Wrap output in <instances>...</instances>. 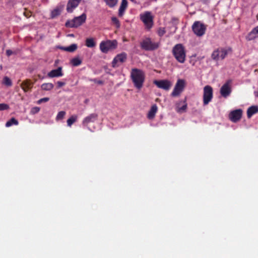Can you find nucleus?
I'll list each match as a JSON object with an SVG mask.
<instances>
[{
  "label": "nucleus",
  "instance_id": "1",
  "mask_svg": "<svg viewBox=\"0 0 258 258\" xmlns=\"http://www.w3.org/2000/svg\"><path fill=\"white\" fill-rule=\"evenodd\" d=\"M131 77L134 86L140 89L145 81V75L143 71L138 69H133L131 73Z\"/></svg>",
  "mask_w": 258,
  "mask_h": 258
},
{
  "label": "nucleus",
  "instance_id": "2",
  "mask_svg": "<svg viewBox=\"0 0 258 258\" xmlns=\"http://www.w3.org/2000/svg\"><path fill=\"white\" fill-rule=\"evenodd\" d=\"M172 53L176 59L180 63H183L185 60L186 52L182 44H176L172 49Z\"/></svg>",
  "mask_w": 258,
  "mask_h": 258
},
{
  "label": "nucleus",
  "instance_id": "3",
  "mask_svg": "<svg viewBox=\"0 0 258 258\" xmlns=\"http://www.w3.org/2000/svg\"><path fill=\"white\" fill-rule=\"evenodd\" d=\"M117 46V42L116 40L102 41L99 44L101 51L104 53L116 49Z\"/></svg>",
  "mask_w": 258,
  "mask_h": 258
},
{
  "label": "nucleus",
  "instance_id": "4",
  "mask_svg": "<svg viewBox=\"0 0 258 258\" xmlns=\"http://www.w3.org/2000/svg\"><path fill=\"white\" fill-rule=\"evenodd\" d=\"M140 19L147 29H150L153 25V16L150 12L146 11L140 15Z\"/></svg>",
  "mask_w": 258,
  "mask_h": 258
},
{
  "label": "nucleus",
  "instance_id": "5",
  "mask_svg": "<svg viewBox=\"0 0 258 258\" xmlns=\"http://www.w3.org/2000/svg\"><path fill=\"white\" fill-rule=\"evenodd\" d=\"M86 20V15L82 14L71 20H68L66 23V26L69 28H76L83 24Z\"/></svg>",
  "mask_w": 258,
  "mask_h": 258
},
{
  "label": "nucleus",
  "instance_id": "6",
  "mask_svg": "<svg viewBox=\"0 0 258 258\" xmlns=\"http://www.w3.org/2000/svg\"><path fill=\"white\" fill-rule=\"evenodd\" d=\"M206 28V26L200 21L195 22L192 26V29L194 33L197 36L199 37L202 36L204 35Z\"/></svg>",
  "mask_w": 258,
  "mask_h": 258
},
{
  "label": "nucleus",
  "instance_id": "7",
  "mask_svg": "<svg viewBox=\"0 0 258 258\" xmlns=\"http://www.w3.org/2000/svg\"><path fill=\"white\" fill-rule=\"evenodd\" d=\"M213 89L209 86L207 85L203 89V103L204 105H206L211 101L213 96Z\"/></svg>",
  "mask_w": 258,
  "mask_h": 258
},
{
  "label": "nucleus",
  "instance_id": "8",
  "mask_svg": "<svg viewBox=\"0 0 258 258\" xmlns=\"http://www.w3.org/2000/svg\"><path fill=\"white\" fill-rule=\"evenodd\" d=\"M143 49L146 50H153L158 48L159 44L158 42H153L151 40L147 38L143 40L141 44Z\"/></svg>",
  "mask_w": 258,
  "mask_h": 258
},
{
  "label": "nucleus",
  "instance_id": "9",
  "mask_svg": "<svg viewBox=\"0 0 258 258\" xmlns=\"http://www.w3.org/2000/svg\"><path fill=\"white\" fill-rule=\"evenodd\" d=\"M185 85V82L184 80L179 79L177 80L173 90L171 93V95L173 97L177 96L183 91Z\"/></svg>",
  "mask_w": 258,
  "mask_h": 258
},
{
  "label": "nucleus",
  "instance_id": "10",
  "mask_svg": "<svg viewBox=\"0 0 258 258\" xmlns=\"http://www.w3.org/2000/svg\"><path fill=\"white\" fill-rule=\"evenodd\" d=\"M227 50L223 48H219L214 50L212 54V58L216 61L223 59L227 55Z\"/></svg>",
  "mask_w": 258,
  "mask_h": 258
},
{
  "label": "nucleus",
  "instance_id": "11",
  "mask_svg": "<svg viewBox=\"0 0 258 258\" xmlns=\"http://www.w3.org/2000/svg\"><path fill=\"white\" fill-rule=\"evenodd\" d=\"M127 58V54L125 52H122L117 54L113 59L112 66L113 68H116L120 63L124 62Z\"/></svg>",
  "mask_w": 258,
  "mask_h": 258
},
{
  "label": "nucleus",
  "instance_id": "12",
  "mask_svg": "<svg viewBox=\"0 0 258 258\" xmlns=\"http://www.w3.org/2000/svg\"><path fill=\"white\" fill-rule=\"evenodd\" d=\"M154 84H155L159 88L164 89L165 90H168L172 86V83L167 80H155L154 81Z\"/></svg>",
  "mask_w": 258,
  "mask_h": 258
},
{
  "label": "nucleus",
  "instance_id": "13",
  "mask_svg": "<svg viewBox=\"0 0 258 258\" xmlns=\"http://www.w3.org/2000/svg\"><path fill=\"white\" fill-rule=\"evenodd\" d=\"M231 81H228L221 88L220 94L223 97L226 98L230 94L231 92Z\"/></svg>",
  "mask_w": 258,
  "mask_h": 258
},
{
  "label": "nucleus",
  "instance_id": "14",
  "mask_svg": "<svg viewBox=\"0 0 258 258\" xmlns=\"http://www.w3.org/2000/svg\"><path fill=\"white\" fill-rule=\"evenodd\" d=\"M242 115V110L241 109L233 110L229 115V119L233 122H236L240 119Z\"/></svg>",
  "mask_w": 258,
  "mask_h": 258
},
{
  "label": "nucleus",
  "instance_id": "15",
  "mask_svg": "<svg viewBox=\"0 0 258 258\" xmlns=\"http://www.w3.org/2000/svg\"><path fill=\"white\" fill-rule=\"evenodd\" d=\"M62 68L58 67L57 69L52 70L47 74V76L52 78L54 77H59L63 76Z\"/></svg>",
  "mask_w": 258,
  "mask_h": 258
},
{
  "label": "nucleus",
  "instance_id": "16",
  "mask_svg": "<svg viewBox=\"0 0 258 258\" xmlns=\"http://www.w3.org/2000/svg\"><path fill=\"white\" fill-rule=\"evenodd\" d=\"M81 0H69L67 5V10L68 12L71 13L80 3Z\"/></svg>",
  "mask_w": 258,
  "mask_h": 258
},
{
  "label": "nucleus",
  "instance_id": "17",
  "mask_svg": "<svg viewBox=\"0 0 258 258\" xmlns=\"http://www.w3.org/2000/svg\"><path fill=\"white\" fill-rule=\"evenodd\" d=\"M256 38H258V26L252 29L246 37V39L248 41L254 40Z\"/></svg>",
  "mask_w": 258,
  "mask_h": 258
},
{
  "label": "nucleus",
  "instance_id": "18",
  "mask_svg": "<svg viewBox=\"0 0 258 258\" xmlns=\"http://www.w3.org/2000/svg\"><path fill=\"white\" fill-rule=\"evenodd\" d=\"M97 116L96 113L91 114L83 119L82 123L86 125L90 122H93L97 119Z\"/></svg>",
  "mask_w": 258,
  "mask_h": 258
},
{
  "label": "nucleus",
  "instance_id": "19",
  "mask_svg": "<svg viewBox=\"0 0 258 258\" xmlns=\"http://www.w3.org/2000/svg\"><path fill=\"white\" fill-rule=\"evenodd\" d=\"M157 110L158 107L156 104L152 105L148 113V118L149 119H153L154 118L156 112H157Z\"/></svg>",
  "mask_w": 258,
  "mask_h": 258
},
{
  "label": "nucleus",
  "instance_id": "20",
  "mask_svg": "<svg viewBox=\"0 0 258 258\" xmlns=\"http://www.w3.org/2000/svg\"><path fill=\"white\" fill-rule=\"evenodd\" d=\"M258 112L257 106H252L249 107L247 110V115L248 118H250L252 115Z\"/></svg>",
  "mask_w": 258,
  "mask_h": 258
},
{
  "label": "nucleus",
  "instance_id": "21",
  "mask_svg": "<svg viewBox=\"0 0 258 258\" xmlns=\"http://www.w3.org/2000/svg\"><path fill=\"white\" fill-rule=\"evenodd\" d=\"M127 6V2L126 0H122L121 5L119 9V16H121L124 13Z\"/></svg>",
  "mask_w": 258,
  "mask_h": 258
},
{
  "label": "nucleus",
  "instance_id": "22",
  "mask_svg": "<svg viewBox=\"0 0 258 258\" xmlns=\"http://www.w3.org/2000/svg\"><path fill=\"white\" fill-rule=\"evenodd\" d=\"M32 86V84L28 80L24 81L21 84V88L25 91L27 92L29 90Z\"/></svg>",
  "mask_w": 258,
  "mask_h": 258
},
{
  "label": "nucleus",
  "instance_id": "23",
  "mask_svg": "<svg viewBox=\"0 0 258 258\" xmlns=\"http://www.w3.org/2000/svg\"><path fill=\"white\" fill-rule=\"evenodd\" d=\"M186 109L187 104L185 102H183V105L181 107L179 106V104H177L176 106V111L179 113L185 112Z\"/></svg>",
  "mask_w": 258,
  "mask_h": 258
},
{
  "label": "nucleus",
  "instance_id": "24",
  "mask_svg": "<svg viewBox=\"0 0 258 258\" xmlns=\"http://www.w3.org/2000/svg\"><path fill=\"white\" fill-rule=\"evenodd\" d=\"M85 45L88 47H94L96 46V42L93 38H88L86 40Z\"/></svg>",
  "mask_w": 258,
  "mask_h": 258
},
{
  "label": "nucleus",
  "instance_id": "25",
  "mask_svg": "<svg viewBox=\"0 0 258 258\" xmlns=\"http://www.w3.org/2000/svg\"><path fill=\"white\" fill-rule=\"evenodd\" d=\"M78 46L76 44H72L68 47H61L63 50L68 52H74L77 49Z\"/></svg>",
  "mask_w": 258,
  "mask_h": 258
},
{
  "label": "nucleus",
  "instance_id": "26",
  "mask_svg": "<svg viewBox=\"0 0 258 258\" xmlns=\"http://www.w3.org/2000/svg\"><path fill=\"white\" fill-rule=\"evenodd\" d=\"M54 86L52 83H44L41 85V88L43 90L49 91L53 89Z\"/></svg>",
  "mask_w": 258,
  "mask_h": 258
},
{
  "label": "nucleus",
  "instance_id": "27",
  "mask_svg": "<svg viewBox=\"0 0 258 258\" xmlns=\"http://www.w3.org/2000/svg\"><path fill=\"white\" fill-rule=\"evenodd\" d=\"M18 124H19L18 121L17 119H16L15 118L13 117L10 120H9V121H8L6 122V126L8 127L12 126L13 124L17 125Z\"/></svg>",
  "mask_w": 258,
  "mask_h": 258
},
{
  "label": "nucleus",
  "instance_id": "28",
  "mask_svg": "<svg viewBox=\"0 0 258 258\" xmlns=\"http://www.w3.org/2000/svg\"><path fill=\"white\" fill-rule=\"evenodd\" d=\"M71 61L72 65L75 67L79 66L82 63V60L79 57L73 58Z\"/></svg>",
  "mask_w": 258,
  "mask_h": 258
},
{
  "label": "nucleus",
  "instance_id": "29",
  "mask_svg": "<svg viewBox=\"0 0 258 258\" xmlns=\"http://www.w3.org/2000/svg\"><path fill=\"white\" fill-rule=\"evenodd\" d=\"M77 119V116L76 115H72L67 120V124L69 126H71V125L76 121Z\"/></svg>",
  "mask_w": 258,
  "mask_h": 258
},
{
  "label": "nucleus",
  "instance_id": "30",
  "mask_svg": "<svg viewBox=\"0 0 258 258\" xmlns=\"http://www.w3.org/2000/svg\"><path fill=\"white\" fill-rule=\"evenodd\" d=\"M106 5L109 7L112 8L116 5L118 0H104Z\"/></svg>",
  "mask_w": 258,
  "mask_h": 258
},
{
  "label": "nucleus",
  "instance_id": "31",
  "mask_svg": "<svg viewBox=\"0 0 258 258\" xmlns=\"http://www.w3.org/2000/svg\"><path fill=\"white\" fill-rule=\"evenodd\" d=\"M3 83L7 86L10 87L12 85L11 79L8 77H5L3 79Z\"/></svg>",
  "mask_w": 258,
  "mask_h": 258
},
{
  "label": "nucleus",
  "instance_id": "32",
  "mask_svg": "<svg viewBox=\"0 0 258 258\" xmlns=\"http://www.w3.org/2000/svg\"><path fill=\"white\" fill-rule=\"evenodd\" d=\"M66 114V113L64 111H59L57 113V114L56 116V120H61V119H63L65 116Z\"/></svg>",
  "mask_w": 258,
  "mask_h": 258
},
{
  "label": "nucleus",
  "instance_id": "33",
  "mask_svg": "<svg viewBox=\"0 0 258 258\" xmlns=\"http://www.w3.org/2000/svg\"><path fill=\"white\" fill-rule=\"evenodd\" d=\"M60 14V11L58 9H56L53 10L51 13V17L52 18L56 17Z\"/></svg>",
  "mask_w": 258,
  "mask_h": 258
},
{
  "label": "nucleus",
  "instance_id": "34",
  "mask_svg": "<svg viewBox=\"0 0 258 258\" xmlns=\"http://www.w3.org/2000/svg\"><path fill=\"white\" fill-rule=\"evenodd\" d=\"M112 23L116 26V27L119 28L120 24L118 20L116 17H112L111 18Z\"/></svg>",
  "mask_w": 258,
  "mask_h": 258
},
{
  "label": "nucleus",
  "instance_id": "35",
  "mask_svg": "<svg viewBox=\"0 0 258 258\" xmlns=\"http://www.w3.org/2000/svg\"><path fill=\"white\" fill-rule=\"evenodd\" d=\"M9 108V106L5 103L0 104V110H7Z\"/></svg>",
  "mask_w": 258,
  "mask_h": 258
},
{
  "label": "nucleus",
  "instance_id": "36",
  "mask_svg": "<svg viewBox=\"0 0 258 258\" xmlns=\"http://www.w3.org/2000/svg\"><path fill=\"white\" fill-rule=\"evenodd\" d=\"M40 111V108L38 107H33L31 110V113L34 114L38 113Z\"/></svg>",
  "mask_w": 258,
  "mask_h": 258
},
{
  "label": "nucleus",
  "instance_id": "37",
  "mask_svg": "<svg viewBox=\"0 0 258 258\" xmlns=\"http://www.w3.org/2000/svg\"><path fill=\"white\" fill-rule=\"evenodd\" d=\"M165 33V30L164 28H160L158 31V34L159 36H162Z\"/></svg>",
  "mask_w": 258,
  "mask_h": 258
},
{
  "label": "nucleus",
  "instance_id": "38",
  "mask_svg": "<svg viewBox=\"0 0 258 258\" xmlns=\"http://www.w3.org/2000/svg\"><path fill=\"white\" fill-rule=\"evenodd\" d=\"M49 100V98H47V97H45V98H42V99H40V100H39L38 101V103L40 104L43 102H47Z\"/></svg>",
  "mask_w": 258,
  "mask_h": 258
},
{
  "label": "nucleus",
  "instance_id": "39",
  "mask_svg": "<svg viewBox=\"0 0 258 258\" xmlns=\"http://www.w3.org/2000/svg\"><path fill=\"white\" fill-rule=\"evenodd\" d=\"M65 84H66V83L63 82L58 81L57 82V85L58 88H60L62 86L65 85Z\"/></svg>",
  "mask_w": 258,
  "mask_h": 258
},
{
  "label": "nucleus",
  "instance_id": "40",
  "mask_svg": "<svg viewBox=\"0 0 258 258\" xmlns=\"http://www.w3.org/2000/svg\"><path fill=\"white\" fill-rule=\"evenodd\" d=\"M6 53H7V55L8 56H10L11 55H12V54H13V52L12 50H11L9 49V50H7L6 51Z\"/></svg>",
  "mask_w": 258,
  "mask_h": 258
},
{
  "label": "nucleus",
  "instance_id": "41",
  "mask_svg": "<svg viewBox=\"0 0 258 258\" xmlns=\"http://www.w3.org/2000/svg\"><path fill=\"white\" fill-rule=\"evenodd\" d=\"M201 1L204 4L208 3L210 1V0H201Z\"/></svg>",
  "mask_w": 258,
  "mask_h": 258
},
{
  "label": "nucleus",
  "instance_id": "42",
  "mask_svg": "<svg viewBox=\"0 0 258 258\" xmlns=\"http://www.w3.org/2000/svg\"><path fill=\"white\" fill-rule=\"evenodd\" d=\"M255 96L258 97V91L254 92Z\"/></svg>",
  "mask_w": 258,
  "mask_h": 258
},
{
  "label": "nucleus",
  "instance_id": "43",
  "mask_svg": "<svg viewBox=\"0 0 258 258\" xmlns=\"http://www.w3.org/2000/svg\"><path fill=\"white\" fill-rule=\"evenodd\" d=\"M132 2H135L136 0H131Z\"/></svg>",
  "mask_w": 258,
  "mask_h": 258
}]
</instances>
